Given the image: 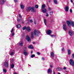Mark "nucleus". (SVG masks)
<instances>
[{"mask_svg":"<svg viewBox=\"0 0 74 74\" xmlns=\"http://www.w3.org/2000/svg\"><path fill=\"white\" fill-rule=\"evenodd\" d=\"M14 52H12L11 53H10V55H11V56H12V55H14Z\"/></svg>","mask_w":74,"mask_h":74,"instance_id":"obj_31","label":"nucleus"},{"mask_svg":"<svg viewBox=\"0 0 74 74\" xmlns=\"http://www.w3.org/2000/svg\"><path fill=\"white\" fill-rule=\"evenodd\" d=\"M47 33L48 35H50L52 33V31L51 30H47Z\"/></svg>","mask_w":74,"mask_h":74,"instance_id":"obj_9","label":"nucleus"},{"mask_svg":"<svg viewBox=\"0 0 74 74\" xmlns=\"http://www.w3.org/2000/svg\"><path fill=\"white\" fill-rule=\"evenodd\" d=\"M51 22L52 23V22H53V20H52L51 21Z\"/></svg>","mask_w":74,"mask_h":74,"instance_id":"obj_48","label":"nucleus"},{"mask_svg":"<svg viewBox=\"0 0 74 74\" xmlns=\"http://www.w3.org/2000/svg\"><path fill=\"white\" fill-rule=\"evenodd\" d=\"M42 60H44V58L42 57Z\"/></svg>","mask_w":74,"mask_h":74,"instance_id":"obj_52","label":"nucleus"},{"mask_svg":"<svg viewBox=\"0 0 74 74\" xmlns=\"http://www.w3.org/2000/svg\"><path fill=\"white\" fill-rule=\"evenodd\" d=\"M50 55L51 57H52V58H53V57H54V56H55V54L53 52H52L51 53Z\"/></svg>","mask_w":74,"mask_h":74,"instance_id":"obj_10","label":"nucleus"},{"mask_svg":"<svg viewBox=\"0 0 74 74\" xmlns=\"http://www.w3.org/2000/svg\"><path fill=\"white\" fill-rule=\"evenodd\" d=\"M31 38H32V39H33V38L34 37V36H33V34H34L33 33V32H31Z\"/></svg>","mask_w":74,"mask_h":74,"instance_id":"obj_16","label":"nucleus"},{"mask_svg":"<svg viewBox=\"0 0 74 74\" xmlns=\"http://www.w3.org/2000/svg\"><path fill=\"white\" fill-rule=\"evenodd\" d=\"M46 16H49V15H48V14L47 13H46Z\"/></svg>","mask_w":74,"mask_h":74,"instance_id":"obj_43","label":"nucleus"},{"mask_svg":"<svg viewBox=\"0 0 74 74\" xmlns=\"http://www.w3.org/2000/svg\"><path fill=\"white\" fill-rule=\"evenodd\" d=\"M38 8V5H35V8Z\"/></svg>","mask_w":74,"mask_h":74,"instance_id":"obj_33","label":"nucleus"},{"mask_svg":"<svg viewBox=\"0 0 74 74\" xmlns=\"http://www.w3.org/2000/svg\"><path fill=\"white\" fill-rule=\"evenodd\" d=\"M28 74H30L29 73H28Z\"/></svg>","mask_w":74,"mask_h":74,"instance_id":"obj_64","label":"nucleus"},{"mask_svg":"<svg viewBox=\"0 0 74 74\" xmlns=\"http://www.w3.org/2000/svg\"><path fill=\"white\" fill-rule=\"evenodd\" d=\"M71 3H73V0H71Z\"/></svg>","mask_w":74,"mask_h":74,"instance_id":"obj_53","label":"nucleus"},{"mask_svg":"<svg viewBox=\"0 0 74 74\" xmlns=\"http://www.w3.org/2000/svg\"><path fill=\"white\" fill-rule=\"evenodd\" d=\"M64 70H66V68L64 67L63 68Z\"/></svg>","mask_w":74,"mask_h":74,"instance_id":"obj_46","label":"nucleus"},{"mask_svg":"<svg viewBox=\"0 0 74 74\" xmlns=\"http://www.w3.org/2000/svg\"><path fill=\"white\" fill-rule=\"evenodd\" d=\"M37 53L38 55H40V52H37Z\"/></svg>","mask_w":74,"mask_h":74,"instance_id":"obj_40","label":"nucleus"},{"mask_svg":"<svg viewBox=\"0 0 74 74\" xmlns=\"http://www.w3.org/2000/svg\"><path fill=\"white\" fill-rule=\"evenodd\" d=\"M5 66L6 67H8V63L7 62H5Z\"/></svg>","mask_w":74,"mask_h":74,"instance_id":"obj_11","label":"nucleus"},{"mask_svg":"<svg viewBox=\"0 0 74 74\" xmlns=\"http://www.w3.org/2000/svg\"><path fill=\"white\" fill-rule=\"evenodd\" d=\"M19 17L20 18H22V16L20 14H19Z\"/></svg>","mask_w":74,"mask_h":74,"instance_id":"obj_37","label":"nucleus"},{"mask_svg":"<svg viewBox=\"0 0 74 74\" xmlns=\"http://www.w3.org/2000/svg\"><path fill=\"white\" fill-rule=\"evenodd\" d=\"M54 2L56 4H58V2H57V1L56 0H54Z\"/></svg>","mask_w":74,"mask_h":74,"instance_id":"obj_27","label":"nucleus"},{"mask_svg":"<svg viewBox=\"0 0 74 74\" xmlns=\"http://www.w3.org/2000/svg\"><path fill=\"white\" fill-rule=\"evenodd\" d=\"M53 13V11H51L50 12V15H51V14H52Z\"/></svg>","mask_w":74,"mask_h":74,"instance_id":"obj_38","label":"nucleus"},{"mask_svg":"<svg viewBox=\"0 0 74 74\" xmlns=\"http://www.w3.org/2000/svg\"><path fill=\"white\" fill-rule=\"evenodd\" d=\"M26 38L27 40L28 41H31V39H30V38L29 36H28V35L26 37Z\"/></svg>","mask_w":74,"mask_h":74,"instance_id":"obj_8","label":"nucleus"},{"mask_svg":"<svg viewBox=\"0 0 74 74\" xmlns=\"http://www.w3.org/2000/svg\"><path fill=\"white\" fill-rule=\"evenodd\" d=\"M68 55H70V50L69 49H68Z\"/></svg>","mask_w":74,"mask_h":74,"instance_id":"obj_22","label":"nucleus"},{"mask_svg":"<svg viewBox=\"0 0 74 74\" xmlns=\"http://www.w3.org/2000/svg\"><path fill=\"white\" fill-rule=\"evenodd\" d=\"M50 67H51V68H52V67H53V66H52V65H50Z\"/></svg>","mask_w":74,"mask_h":74,"instance_id":"obj_49","label":"nucleus"},{"mask_svg":"<svg viewBox=\"0 0 74 74\" xmlns=\"http://www.w3.org/2000/svg\"><path fill=\"white\" fill-rule=\"evenodd\" d=\"M51 37H55L56 36V35H51Z\"/></svg>","mask_w":74,"mask_h":74,"instance_id":"obj_29","label":"nucleus"},{"mask_svg":"<svg viewBox=\"0 0 74 74\" xmlns=\"http://www.w3.org/2000/svg\"><path fill=\"white\" fill-rule=\"evenodd\" d=\"M42 9H44L45 8V4H43V5H42Z\"/></svg>","mask_w":74,"mask_h":74,"instance_id":"obj_21","label":"nucleus"},{"mask_svg":"<svg viewBox=\"0 0 74 74\" xmlns=\"http://www.w3.org/2000/svg\"><path fill=\"white\" fill-rule=\"evenodd\" d=\"M67 25L69 27H70L71 25V26L72 27H74V22H72L71 21H67Z\"/></svg>","mask_w":74,"mask_h":74,"instance_id":"obj_1","label":"nucleus"},{"mask_svg":"<svg viewBox=\"0 0 74 74\" xmlns=\"http://www.w3.org/2000/svg\"><path fill=\"white\" fill-rule=\"evenodd\" d=\"M24 52H26L27 51L26 50H24Z\"/></svg>","mask_w":74,"mask_h":74,"instance_id":"obj_54","label":"nucleus"},{"mask_svg":"<svg viewBox=\"0 0 74 74\" xmlns=\"http://www.w3.org/2000/svg\"><path fill=\"white\" fill-rule=\"evenodd\" d=\"M23 53H24V55H25V56H26V55H27V52H26L24 51Z\"/></svg>","mask_w":74,"mask_h":74,"instance_id":"obj_25","label":"nucleus"},{"mask_svg":"<svg viewBox=\"0 0 74 74\" xmlns=\"http://www.w3.org/2000/svg\"><path fill=\"white\" fill-rule=\"evenodd\" d=\"M19 45L21 46H23V42H20L19 43Z\"/></svg>","mask_w":74,"mask_h":74,"instance_id":"obj_17","label":"nucleus"},{"mask_svg":"<svg viewBox=\"0 0 74 74\" xmlns=\"http://www.w3.org/2000/svg\"><path fill=\"white\" fill-rule=\"evenodd\" d=\"M20 21V19H17V21H18V22H19V21Z\"/></svg>","mask_w":74,"mask_h":74,"instance_id":"obj_51","label":"nucleus"},{"mask_svg":"<svg viewBox=\"0 0 74 74\" xmlns=\"http://www.w3.org/2000/svg\"><path fill=\"white\" fill-rule=\"evenodd\" d=\"M6 1L5 0H2L0 2L1 4H4V2H5Z\"/></svg>","mask_w":74,"mask_h":74,"instance_id":"obj_14","label":"nucleus"},{"mask_svg":"<svg viewBox=\"0 0 74 74\" xmlns=\"http://www.w3.org/2000/svg\"><path fill=\"white\" fill-rule=\"evenodd\" d=\"M28 48H29V49H33L34 48L33 47V46L32 45H29L28 46Z\"/></svg>","mask_w":74,"mask_h":74,"instance_id":"obj_18","label":"nucleus"},{"mask_svg":"<svg viewBox=\"0 0 74 74\" xmlns=\"http://www.w3.org/2000/svg\"><path fill=\"white\" fill-rule=\"evenodd\" d=\"M63 30H65V31H66V30H67V28H63Z\"/></svg>","mask_w":74,"mask_h":74,"instance_id":"obj_36","label":"nucleus"},{"mask_svg":"<svg viewBox=\"0 0 74 74\" xmlns=\"http://www.w3.org/2000/svg\"><path fill=\"white\" fill-rule=\"evenodd\" d=\"M34 57H35V55L34 54H32L31 55V58H34Z\"/></svg>","mask_w":74,"mask_h":74,"instance_id":"obj_28","label":"nucleus"},{"mask_svg":"<svg viewBox=\"0 0 74 74\" xmlns=\"http://www.w3.org/2000/svg\"><path fill=\"white\" fill-rule=\"evenodd\" d=\"M13 31H14V29L12 28L11 31V33H12V32H13Z\"/></svg>","mask_w":74,"mask_h":74,"instance_id":"obj_35","label":"nucleus"},{"mask_svg":"<svg viewBox=\"0 0 74 74\" xmlns=\"http://www.w3.org/2000/svg\"><path fill=\"white\" fill-rule=\"evenodd\" d=\"M70 12H71V13H72V9H71L70 10Z\"/></svg>","mask_w":74,"mask_h":74,"instance_id":"obj_45","label":"nucleus"},{"mask_svg":"<svg viewBox=\"0 0 74 74\" xmlns=\"http://www.w3.org/2000/svg\"><path fill=\"white\" fill-rule=\"evenodd\" d=\"M21 27V25L20 24H18L16 25V27H17V28H20Z\"/></svg>","mask_w":74,"mask_h":74,"instance_id":"obj_20","label":"nucleus"},{"mask_svg":"<svg viewBox=\"0 0 74 74\" xmlns=\"http://www.w3.org/2000/svg\"><path fill=\"white\" fill-rule=\"evenodd\" d=\"M34 33L35 36H38L39 34L40 33V32L37 30L35 29L34 32Z\"/></svg>","mask_w":74,"mask_h":74,"instance_id":"obj_2","label":"nucleus"},{"mask_svg":"<svg viewBox=\"0 0 74 74\" xmlns=\"http://www.w3.org/2000/svg\"><path fill=\"white\" fill-rule=\"evenodd\" d=\"M57 71H62V70H63V69L60 67L57 68Z\"/></svg>","mask_w":74,"mask_h":74,"instance_id":"obj_12","label":"nucleus"},{"mask_svg":"<svg viewBox=\"0 0 74 74\" xmlns=\"http://www.w3.org/2000/svg\"><path fill=\"white\" fill-rule=\"evenodd\" d=\"M14 1H15V2H18L17 0H14Z\"/></svg>","mask_w":74,"mask_h":74,"instance_id":"obj_50","label":"nucleus"},{"mask_svg":"<svg viewBox=\"0 0 74 74\" xmlns=\"http://www.w3.org/2000/svg\"><path fill=\"white\" fill-rule=\"evenodd\" d=\"M25 29H26L28 32H30L31 31V29L30 28H23V30H25Z\"/></svg>","mask_w":74,"mask_h":74,"instance_id":"obj_5","label":"nucleus"},{"mask_svg":"<svg viewBox=\"0 0 74 74\" xmlns=\"http://www.w3.org/2000/svg\"><path fill=\"white\" fill-rule=\"evenodd\" d=\"M12 61H13V60H12Z\"/></svg>","mask_w":74,"mask_h":74,"instance_id":"obj_62","label":"nucleus"},{"mask_svg":"<svg viewBox=\"0 0 74 74\" xmlns=\"http://www.w3.org/2000/svg\"><path fill=\"white\" fill-rule=\"evenodd\" d=\"M31 7H29L27 8V9H26L27 11H30V10H31Z\"/></svg>","mask_w":74,"mask_h":74,"instance_id":"obj_15","label":"nucleus"},{"mask_svg":"<svg viewBox=\"0 0 74 74\" xmlns=\"http://www.w3.org/2000/svg\"><path fill=\"white\" fill-rule=\"evenodd\" d=\"M51 1H49V2H50Z\"/></svg>","mask_w":74,"mask_h":74,"instance_id":"obj_61","label":"nucleus"},{"mask_svg":"<svg viewBox=\"0 0 74 74\" xmlns=\"http://www.w3.org/2000/svg\"><path fill=\"white\" fill-rule=\"evenodd\" d=\"M3 71L4 73H6L7 72V71L5 69H3Z\"/></svg>","mask_w":74,"mask_h":74,"instance_id":"obj_30","label":"nucleus"},{"mask_svg":"<svg viewBox=\"0 0 74 74\" xmlns=\"http://www.w3.org/2000/svg\"><path fill=\"white\" fill-rule=\"evenodd\" d=\"M15 34V33H14V32H13L12 34V36H14V35Z\"/></svg>","mask_w":74,"mask_h":74,"instance_id":"obj_41","label":"nucleus"},{"mask_svg":"<svg viewBox=\"0 0 74 74\" xmlns=\"http://www.w3.org/2000/svg\"><path fill=\"white\" fill-rule=\"evenodd\" d=\"M73 5H74V3H73Z\"/></svg>","mask_w":74,"mask_h":74,"instance_id":"obj_63","label":"nucleus"},{"mask_svg":"<svg viewBox=\"0 0 74 74\" xmlns=\"http://www.w3.org/2000/svg\"><path fill=\"white\" fill-rule=\"evenodd\" d=\"M33 53V51H32L31 52V53Z\"/></svg>","mask_w":74,"mask_h":74,"instance_id":"obj_58","label":"nucleus"},{"mask_svg":"<svg viewBox=\"0 0 74 74\" xmlns=\"http://www.w3.org/2000/svg\"><path fill=\"white\" fill-rule=\"evenodd\" d=\"M14 74H18V73H16V72H15L14 73Z\"/></svg>","mask_w":74,"mask_h":74,"instance_id":"obj_55","label":"nucleus"},{"mask_svg":"<svg viewBox=\"0 0 74 74\" xmlns=\"http://www.w3.org/2000/svg\"><path fill=\"white\" fill-rule=\"evenodd\" d=\"M24 22H25V21H23V23H24Z\"/></svg>","mask_w":74,"mask_h":74,"instance_id":"obj_59","label":"nucleus"},{"mask_svg":"<svg viewBox=\"0 0 74 74\" xmlns=\"http://www.w3.org/2000/svg\"><path fill=\"white\" fill-rule=\"evenodd\" d=\"M30 21L31 23H33V20L31 19L30 20Z\"/></svg>","mask_w":74,"mask_h":74,"instance_id":"obj_39","label":"nucleus"},{"mask_svg":"<svg viewBox=\"0 0 74 74\" xmlns=\"http://www.w3.org/2000/svg\"><path fill=\"white\" fill-rule=\"evenodd\" d=\"M67 27V25H66L64 24L63 25V28H66Z\"/></svg>","mask_w":74,"mask_h":74,"instance_id":"obj_26","label":"nucleus"},{"mask_svg":"<svg viewBox=\"0 0 74 74\" xmlns=\"http://www.w3.org/2000/svg\"><path fill=\"white\" fill-rule=\"evenodd\" d=\"M53 74H55V71H53Z\"/></svg>","mask_w":74,"mask_h":74,"instance_id":"obj_56","label":"nucleus"},{"mask_svg":"<svg viewBox=\"0 0 74 74\" xmlns=\"http://www.w3.org/2000/svg\"><path fill=\"white\" fill-rule=\"evenodd\" d=\"M36 23H37V22L36 21H34V24H35V25H36Z\"/></svg>","mask_w":74,"mask_h":74,"instance_id":"obj_42","label":"nucleus"},{"mask_svg":"<svg viewBox=\"0 0 74 74\" xmlns=\"http://www.w3.org/2000/svg\"><path fill=\"white\" fill-rule=\"evenodd\" d=\"M11 69H13L14 67V64H12L11 65Z\"/></svg>","mask_w":74,"mask_h":74,"instance_id":"obj_24","label":"nucleus"},{"mask_svg":"<svg viewBox=\"0 0 74 74\" xmlns=\"http://www.w3.org/2000/svg\"><path fill=\"white\" fill-rule=\"evenodd\" d=\"M69 6H67L65 8V11L66 12H68L69 11Z\"/></svg>","mask_w":74,"mask_h":74,"instance_id":"obj_4","label":"nucleus"},{"mask_svg":"<svg viewBox=\"0 0 74 74\" xmlns=\"http://www.w3.org/2000/svg\"><path fill=\"white\" fill-rule=\"evenodd\" d=\"M44 22L45 25H47V19H45L44 20Z\"/></svg>","mask_w":74,"mask_h":74,"instance_id":"obj_23","label":"nucleus"},{"mask_svg":"<svg viewBox=\"0 0 74 74\" xmlns=\"http://www.w3.org/2000/svg\"><path fill=\"white\" fill-rule=\"evenodd\" d=\"M65 72H66V73H67V71H65Z\"/></svg>","mask_w":74,"mask_h":74,"instance_id":"obj_60","label":"nucleus"},{"mask_svg":"<svg viewBox=\"0 0 74 74\" xmlns=\"http://www.w3.org/2000/svg\"><path fill=\"white\" fill-rule=\"evenodd\" d=\"M74 32L72 30H70L69 31V34L71 36H72L73 35Z\"/></svg>","mask_w":74,"mask_h":74,"instance_id":"obj_3","label":"nucleus"},{"mask_svg":"<svg viewBox=\"0 0 74 74\" xmlns=\"http://www.w3.org/2000/svg\"><path fill=\"white\" fill-rule=\"evenodd\" d=\"M33 44H35V42H33Z\"/></svg>","mask_w":74,"mask_h":74,"instance_id":"obj_57","label":"nucleus"},{"mask_svg":"<svg viewBox=\"0 0 74 74\" xmlns=\"http://www.w3.org/2000/svg\"><path fill=\"white\" fill-rule=\"evenodd\" d=\"M23 28H30V27H26V26H24Z\"/></svg>","mask_w":74,"mask_h":74,"instance_id":"obj_32","label":"nucleus"},{"mask_svg":"<svg viewBox=\"0 0 74 74\" xmlns=\"http://www.w3.org/2000/svg\"><path fill=\"white\" fill-rule=\"evenodd\" d=\"M72 56L73 58H74V54H72Z\"/></svg>","mask_w":74,"mask_h":74,"instance_id":"obj_44","label":"nucleus"},{"mask_svg":"<svg viewBox=\"0 0 74 74\" xmlns=\"http://www.w3.org/2000/svg\"><path fill=\"white\" fill-rule=\"evenodd\" d=\"M48 9H49V10H51V8H49Z\"/></svg>","mask_w":74,"mask_h":74,"instance_id":"obj_47","label":"nucleus"},{"mask_svg":"<svg viewBox=\"0 0 74 74\" xmlns=\"http://www.w3.org/2000/svg\"><path fill=\"white\" fill-rule=\"evenodd\" d=\"M42 12L44 13H45V12L47 11V10L46 9H42Z\"/></svg>","mask_w":74,"mask_h":74,"instance_id":"obj_13","label":"nucleus"},{"mask_svg":"<svg viewBox=\"0 0 74 74\" xmlns=\"http://www.w3.org/2000/svg\"><path fill=\"white\" fill-rule=\"evenodd\" d=\"M52 70H51V69H48L47 71L48 74H52Z\"/></svg>","mask_w":74,"mask_h":74,"instance_id":"obj_6","label":"nucleus"},{"mask_svg":"<svg viewBox=\"0 0 74 74\" xmlns=\"http://www.w3.org/2000/svg\"><path fill=\"white\" fill-rule=\"evenodd\" d=\"M31 10L33 12H36V10L34 9V7H31Z\"/></svg>","mask_w":74,"mask_h":74,"instance_id":"obj_7","label":"nucleus"},{"mask_svg":"<svg viewBox=\"0 0 74 74\" xmlns=\"http://www.w3.org/2000/svg\"><path fill=\"white\" fill-rule=\"evenodd\" d=\"M20 6L21 7V8L22 9H23V8H25V6L23 5H22V4H21Z\"/></svg>","mask_w":74,"mask_h":74,"instance_id":"obj_19","label":"nucleus"},{"mask_svg":"<svg viewBox=\"0 0 74 74\" xmlns=\"http://www.w3.org/2000/svg\"><path fill=\"white\" fill-rule=\"evenodd\" d=\"M62 52H64V48H62Z\"/></svg>","mask_w":74,"mask_h":74,"instance_id":"obj_34","label":"nucleus"}]
</instances>
